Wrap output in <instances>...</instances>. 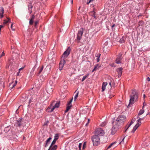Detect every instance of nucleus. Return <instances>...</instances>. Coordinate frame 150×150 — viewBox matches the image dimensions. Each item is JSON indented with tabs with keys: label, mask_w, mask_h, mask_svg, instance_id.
Returning a JSON list of instances; mask_svg holds the SVG:
<instances>
[{
	"label": "nucleus",
	"mask_w": 150,
	"mask_h": 150,
	"mask_svg": "<svg viewBox=\"0 0 150 150\" xmlns=\"http://www.w3.org/2000/svg\"><path fill=\"white\" fill-rule=\"evenodd\" d=\"M138 127L136 125L134 127V128L135 129H137L138 128Z\"/></svg>",
	"instance_id": "603ef678"
},
{
	"label": "nucleus",
	"mask_w": 150,
	"mask_h": 150,
	"mask_svg": "<svg viewBox=\"0 0 150 150\" xmlns=\"http://www.w3.org/2000/svg\"><path fill=\"white\" fill-rule=\"evenodd\" d=\"M23 68H20L19 69V71H20L21 70H22L23 69Z\"/></svg>",
	"instance_id": "052dcab7"
},
{
	"label": "nucleus",
	"mask_w": 150,
	"mask_h": 150,
	"mask_svg": "<svg viewBox=\"0 0 150 150\" xmlns=\"http://www.w3.org/2000/svg\"><path fill=\"white\" fill-rule=\"evenodd\" d=\"M97 69H96V67H95L94 69L93 70L92 72H93L94 71H96Z\"/></svg>",
	"instance_id": "8fccbe9b"
},
{
	"label": "nucleus",
	"mask_w": 150,
	"mask_h": 150,
	"mask_svg": "<svg viewBox=\"0 0 150 150\" xmlns=\"http://www.w3.org/2000/svg\"><path fill=\"white\" fill-rule=\"evenodd\" d=\"M88 74L87 75H86L85 76H84L82 78L81 81H83L87 78L88 77Z\"/></svg>",
	"instance_id": "393cba45"
},
{
	"label": "nucleus",
	"mask_w": 150,
	"mask_h": 150,
	"mask_svg": "<svg viewBox=\"0 0 150 150\" xmlns=\"http://www.w3.org/2000/svg\"><path fill=\"white\" fill-rule=\"evenodd\" d=\"M43 67L42 66L40 68L38 69L37 74L38 75H39L41 73L43 69Z\"/></svg>",
	"instance_id": "f3484780"
},
{
	"label": "nucleus",
	"mask_w": 150,
	"mask_h": 150,
	"mask_svg": "<svg viewBox=\"0 0 150 150\" xmlns=\"http://www.w3.org/2000/svg\"><path fill=\"white\" fill-rule=\"evenodd\" d=\"M100 55L101 54H97L96 57L97 58H96V61L97 62H98L100 61L99 57H100Z\"/></svg>",
	"instance_id": "5701e85b"
},
{
	"label": "nucleus",
	"mask_w": 150,
	"mask_h": 150,
	"mask_svg": "<svg viewBox=\"0 0 150 150\" xmlns=\"http://www.w3.org/2000/svg\"><path fill=\"white\" fill-rule=\"evenodd\" d=\"M17 81H15V83L17 84Z\"/></svg>",
	"instance_id": "e2e57ef3"
},
{
	"label": "nucleus",
	"mask_w": 150,
	"mask_h": 150,
	"mask_svg": "<svg viewBox=\"0 0 150 150\" xmlns=\"http://www.w3.org/2000/svg\"><path fill=\"white\" fill-rule=\"evenodd\" d=\"M137 118H139V119L138 120L140 121L141 120H143L144 119V118H140L139 117H137Z\"/></svg>",
	"instance_id": "37998d69"
},
{
	"label": "nucleus",
	"mask_w": 150,
	"mask_h": 150,
	"mask_svg": "<svg viewBox=\"0 0 150 150\" xmlns=\"http://www.w3.org/2000/svg\"><path fill=\"white\" fill-rule=\"evenodd\" d=\"M126 117L122 115H120L117 118L115 122H113V126L112 129V134H114L116 132L118 129L119 127L126 120Z\"/></svg>",
	"instance_id": "f257e3e1"
},
{
	"label": "nucleus",
	"mask_w": 150,
	"mask_h": 150,
	"mask_svg": "<svg viewBox=\"0 0 150 150\" xmlns=\"http://www.w3.org/2000/svg\"><path fill=\"white\" fill-rule=\"evenodd\" d=\"M4 13V9L3 7H0V17L2 18L3 17V13Z\"/></svg>",
	"instance_id": "f8f14e48"
},
{
	"label": "nucleus",
	"mask_w": 150,
	"mask_h": 150,
	"mask_svg": "<svg viewBox=\"0 0 150 150\" xmlns=\"http://www.w3.org/2000/svg\"><path fill=\"white\" fill-rule=\"evenodd\" d=\"M13 24H12L11 25V28L14 31L15 30V29H13Z\"/></svg>",
	"instance_id": "09e8293b"
},
{
	"label": "nucleus",
	"mask_w": 150,
	"mask_h": 150,
	"mask_svg": "<svg viewBox=\"0 0 150 150\" xmlns=\"http://www.w3.org/2000/svg\"><path fill=\"white\" fill-rule=\"evenodd\" d=\"M115 26V24H114L112 25V27H113L114 26Z\"/></svg>",
	"instance_id": "0e129e2a"
},
{
	"label": "nucleus",
	"mask_w": 150,
	"mask_h": 150,
	"mask_svg": "<svg viewBox=\"0 0 150 150\" xmlns=\"http://www.w3.org/2000/svg\"><path fill=\"white\" fill-rule=\"evenodd\" d=\"M116 142H115L113 143H112L108 147L107 150H108V149L110 148L113 145L115 144L116 143Z\"/></svg>",
	"instance_id": "a878e982"
},
{
	"label": "nucleus",
	"mask_w": 150,
	"mask_h": 150,
	"mask_svg": "<svg viewBox=\"0 0 150 150\" xmlns=\"http://www.w3.org/2000/svg\"><path fill=\"white\" fill-rule=\"evenodd\" d=\"M144 109L141 110L139 111V112L138 114V117H139V116L141 115L143 113H144Z\"/></svg>",
	"instance_id": "dca6fc26"
},
{
	"label": "nucleus",
	"mask_w": 150,
	"mask_h": 150,
	"mask_svg": "<svg viewBox=\"0 0 150 150\" xmlns=\"http://www.w3.org/2000/svg\"><path fill=\"white\" fill-rule=\"evenodd\" d=\"M141 124V122L140 121L137 120V123L136 124V125L138 127L139 126V125H140Z\"/></svg>",
	"instance_id": "2f4dec72"
},
{
	"label": "nucleus",
	"mask_w": 150,
	"mask_h": 150,
	"mask_svg": "<svg viewBox=\"0 0 150 150\" xmlns=\"http://www.w3.org/2000/svg\"><path fill=\"white\" fill-rule=\"evenodd\" d=\"M86 142H85L83 144V147H82V149H85V148L86 147Z\"/></svg>",
	"instance_id": "4c0bfd02"
},
{
	"label": "nucleus",
	"mask_w": 150,
	"mask_h": 150,
	"mask_svg": "<svg viewBox=\"0 0 150 150\" xmlns=\"http://www.w3.org/2000/svg\"><path fill=\"white\" fill-rule=\"evenodd\" d=\"M51 68V66L49 65H48L45 68V70L46 71H49Z\"/></svg>",
	"instance_id": "a211bd4d"
},
{
	"label": "nucleus",
	"mask_w": 150,
	"mask_h": 150,
	"mask_svg": "<svg viewBox=\"0 0 150 150\" xmlns=\"http://www.w3.org/2000/svg\"><path fill=\"white\" fill-rule=\"evenodd\" d=\"M141 124V122L140 121L137 120V123L136 124V125L138 127L139 126V125H140Z\"/></svg>",
	"instance_id": "7c9ffc66"
},
{
	"label": "nucleus",
	"mask_w": 150,
	"mask_h": 150,
	"mask_svg": "<svg viewBox=\"0 0 150 150\" xmlns=\"http://www.w3.org/2000/svg\"><path fill=\"white\" fill-rule=\"evenodd\" d=\"M147 80L148 81H150V79L149 77H148L147 79Z\"/></svg>",
	"instance_id": "5fc2aeb1"
},
{
	"label": "nucleus",
	"mask_w": 150,
	"mask_h": 150,
	"mask_svg": "<svg viewBox=\"0 0 150 150\" xmlns=\"http://www.w3.org/2000/svg\"><path fill=\"white\" fill-rule=\"evenodd\" d=\"M146 105V104L144 102L143 103V105L142 107L143 109H144V106H145Z\"/></svg>",
	"instance_id": "3c124183"
},
{
	"label": "nucleus",
	"mask_w": 150,
	"mask_h": 150,
	"mask_svg": "<svg viewBox=\"0 0 150 150\" xmlns=\"http://www.w3.org/2000/svg\"><path fill=\"white\" fill-rule=\"evenodd\" d=\"M135 118H133L131 121V122L130 124L127 127V126L126 127V129L125 130V131H126L129 128V127L134 123V122L135 121Z\"/></svg>",
	"instance_id": "4468645a"
},
{
	"label": "nucleus",
	"mask_w": 150,
	"mask_h": 150,
	"mask_svg": "<svg viewBox=\"0 0 150 150\" xmlns=\"http://www.w3.org/2000/svg\"><path fill=\"white\" fill-rule=\"evenodd\" d=\"M65 63V61L64 59L62 60L59 63V69L60 71L63 68L64 65Z\"/></svg>",
	"instance_id": "9d476101"
},
{
	"label": "nucleus",
	"mask_w": 150,
	"mask_h": 150,
	"mask_svg": "<svg viewBox=\"0 0 150 150\" xmlns=\"http://www.w3.org/2000/svg\"><path fill=\"white\" fill-rule=\"evenodd\" d=\"M30 11V13H31L32 12V11L31 9H30V10H29Z\"/></svg>",
	"instance_id": "bf43d9fd"
},
{
	"label": "nucleus",
	"mask_w": 150,
	"mask_h": 150,
	"mask_svg": "<svg viewBox=\"0 0 150 150\" xmlns=\"http://www.w3.org/2000/svg\"><path fill=\"white\" fill-rule=\"evenodd\" d=\"M125 137L123 138V139H122V140L121 141V142L120 143V144H124V139H125Z\"/></svg>",
	"instance_id": "79ce46f5"
},
{
	"label": "nucleus",
	"mask_w": 150,
	"mask_h": 150,
	"mask_svg": "<svg viewBox=\"0 0 150 150\" xmlns=\"http://www.w3.org/2000/svg\"><path fill=\"white\" fill-rule=\"evenodd\" d=\"M83 31L84 29L83 28H81L79 30L77 36V39L78 40V43L79 42V40L81 38V37L83 34Z\"/></svg>",
	"instance_id": "423d86ee"
},
{
	"label": "nucleus",
	"mask_w": 150,
	"mask_h": 150,
	"mask_svg": "<svg viewBox=\"0 0 150 150\" xmlns=\"http://www.w3.org/2000/svg\"><path fill=\"white\" fill-rule=\"evenodd\" d=\"M59 135L58 134H55V136L54 137V139L57 140L59 138Z\"/></svg>",
	"instance_id": "473e14b6"
},
{
	"label": "nucleus",
	"mask_w": 150,
	"mask_h": 150,
	"mask_svg": "<svg viewBox=\"0 0 150 150\" xmlns=\"http://www.w3.org/2000/svg\"><path fill=\"white\" fill-rule=\"evenodd\" d=\"M93 0H89L88 2H87L88 4H89V3H90L91 2L93 1Z\"/></svg>",
	"instance_id": "864d4df0"
},
{
	"label": "nucleus",
	"mask_w": 150,
	"mask_h": 150,
	"mask_svg": "<svg viewBox=\"0 0 150 150\" xmlns=\"http://www.w3.org/2000/svg\"><path fill=\"white\" fill-rule=\"evenodd\" d=\"M28 9L29 10H30V9H31L32 8H33V6L31 4H30L28 5Z\"/></svg>",
	"instance_id": "72a5a7b5"
},
{
	"label": "nucleus",
	"mask_w": 150,
	"mask_h": 150,
	"mask_svg": "<svg viewBox=\"0 0 150 150\" xmlns=\"http://www.w3.org/2000/svg\"><path fill=\"white\" fill-rule=\"evenodd\" d=\"M95 135H97L98 137L103 136L105 134V132L102 129L98 128L97 129L95 132Z\"/></svg>",
	"instance_id": "39448f33"
},
{
	"label": "nucleus",
	"mask_w": 150,
	"mask_h": 150,
	"mask_svg": "<svg viewBox=\"0 0 150 150\" xmlns=\"http://www.w3.org/2000/svg\"><path fill=\"white\" fill-rule=\"evenodd\" d=\"M23 121L22 119H19L17 120L15 123L14 125L16 127H20L23 125Z\"/></svg>",
	"instance_id": "0eeeda50"
},
{
	"label": "nucleus",
	"mask_w": 150,
	"mask_h": 150,
	"mask_svg": "<svg viewBox=\"0 0 150 150\" xmlns=\"http://www.w3.org/2000/svg\"><path fill=\"white\" fill-rule=\"evenodd\" d=\"M91 13L92 14V15L93 17L95 18H96V16L95 15V12L94 11H92Z\"/></svg>",
	"instance_id": "cd10ccee"
},
{
	"label": "nucleus",
	"mask_w": 150,
	"mask_h": 150,
	"mask_svg": "<svg viewBox=\"0 0 150 150\" xmlns=\"http://www.w3.org/2000/svg\"><path fill=\"white\" fill-rule=\"evenodd\" d=\"M72 106V105H67V107L65 111V112H67L70 109L71 107Z\"/></svg>",
	"instance_id": "aec40b11"
},
{
	"label": "nucleus",
	"mask_w": 150,
	"mask_h": 150,
	"mask_svg": "<svg viewBox=\"0 0 150 150\" xmlns=\"http://www.w3.org/2000/svg\"><path fill=\"white\" fill-rule=\"evenodd\" d=\"M51 148H49L48 149V150H50V149Z\"/></svg>",
	"instance_id": "338daca9"
},
{
	"label": "nucleus",
	"mask_w": 150,
	"mask_h": 150,
	"mask_svg": "<svg viewBox=\"0 0 150 150\" xmlns=\"http://www.w3.org/2000/svg\"><path fill=\"white\" fill-rule=\"evenodd\" d=\"M109 85H110V87H111V83L110 82L109 83Z\"/></svg>",
	"instance_id": "680f3d73"
},
{
	"label": "nucleus",
	"mask_w": 150,
	"mask_h": 150,
	"mask_svg": "<svg viewBox=\"0 0 150 150\" xmlns=\"http://www.w3.org/2000/svg\"><path fill=\"white\" fill-rule=\"evenodd\" d=\"M105 125H106V123H103V124H102L101 126H105Z\"/></svg>",
	"instance_id": "6e6d98bb"
},
{
	"label": "nucleus",
	"mask_w": 150,
	"mask_h": 150,
	"mask_svg": "<svg viewBox=\"0 0 150 150\" xmlns=\"http://www.w3.org/2000/svg\"><path fill=\"white\" fill-rule=\"evenodd\" d=\"M90 122V120L89 119H88V122H87L86 123V126H88V123H89Z\"/></svg>",
	"instance_id": "c03bdc74"
},
{
	"label": "nucleus",
	"mask_w": 150,
	"mask_h": 150,
	"mask_svg": "<svg viewBox=\"0 0 150 150\" xmlns=\"http://www.w3.org/2000/svg\"><path fill=\"white\" fill-rule=\"evenodd\" d=\"M16 84H16V83H15L13 84V87H12V88H13V87H14L15 86H16Z\"/></svg>",
	"instance_id": "4d7b16f0"
},
{
	"label": "nucleus",
	"mask_w": 150,
	"mask_h": 150,
	"mask_svg": "<svg viewBox=\"0 0 150 150\" xmlns=\"http://www.w3.org/2000/svg\"><path fill=\"white\" fill-rule=\"evenodd\" d=\"M122 54L120 53L119 54L118 57L115 60V62L117 64H119L121 63V60L122 59Z\"/></svg>",
	"instance_id": "1a4fd4ad"
},
{
	"label": "nucleus",
	"mask_w": 150,
	"mask_h": 150,
	"mask_svg": "<svg viewBox=\"0 0 150 150\" xmlns=\"http://www.w3.org/2000/svg\"><path fill=\"white\" fill-rule=\"evenodd\" d=\"M33 20H31L30 19L29 21V24L30 25H32L33 23Z\"/></svg>",
	"instance_id": "e433bc0d"
},
{
	"label": "nucleus",
	"mask_w": 150,
	"mask_h": 150,
	"mask_svg": "<svg viewBox=\"0 0 150 150\" xmlns=\"http://www.w3.org/2000/svg\"><path fill=\"white\" fill-rule=\"evenodd\" d=\"M136 130V129H135L133 127V128L132 131V132L133 133H134L135 131Z\"/></svg>",
	"instance_id": "de8ad7c7"
},
{
	"label": "nucleus",
	"mask_w": 150,
	"mask_h": 150,
	"mask_svg": "<svg viewBox=\"0 0 150 150\" xmlns=\"http://www.w3.org/2000/svg\"><path fill=\"white\" fill-rule=\"evenodd\" d=\"M72 4L73 3V0H71Z\"/></svg>",
	"instance_id": "69168bd1"
},
{
	"label": "nucleus",
	"mask_w": 150,
	"mask_h": 150,
	"mask_svg": "<svg viewBox=\"0 0 150 150\" xmlns=\"http://www.w3.org/2000/svg\"><path fill=\"white\" fill-rule=\"evenodd\" d=\"M42 44L41 45H40V46H41V47H43V48H45V47H46V45H44V42L43 41V42H42Z\"/></svg>",
	"instance_id": "f704fd0d"
},
{
	"label": "nucleus",
	"mask_w": 150,
	"mask_h": 150,
	"mask_svg": "<svg viewBox=\"0 0 150 150\" xmlns=\"http://www.w3.org/2000/svg\"><path fill=\"white\" fill-rule=\"evenodd\" d=\"M57 147L56 145H55L51 149V150H56Z\"/></svg>",
	"instance_id": "c756f323"
},
{
	"label": "nucleus",
	"mask_w": 150,
	"mask_h": 150,
	"mask_svg": "<svg viewBox=\"0 0 150 150\" xmlns=\"http://www.w3.org/2000/svg\"><path fill=\"white\" fill-rule=\"evenodd\" d=\"M38 21H36L35 22V27H36V26L38 24Z\"/></svg>",
	"instance_id": "49530a36"
},
{
	"label": "nucleus",
	"mask_w": 150,
	"mask_h": 150,
	"mask_svg": "<svg viewBox=\"0 0 150 150\" xmlns=\"http://www.w3.org/2000/svg\"><path fill=\"white\" fill-rule=\"evenodd\" d=\"M119 42L121 43H122L125 42V40L124 38L122 37L119 41Z\"/></svg>",
	"instance_id": "bb28decb"
},
{
	"label": "nucleus",
	"mask_w": 150,
	"mask_h": 150,
	"mask_svg": "<svg viewBox=\"0 0 150 150\" xmlns=\"http://www.w3.org/2000/svg\"><path fill=\"white\" fill-rule=\"evenodd\" d=\"M82 146V143H80L79 144V147L80 150H81V148Z\"/></svg>",
	"instance_id": "a19ab883"
},
{
	"label": "nucleus",
	"mask_w": 150,
	"mask_h": 150,
	"mask_svg": "<svg viewBox=\"0 0 150 150\" xmlns=\"http://www.w3.org/2000/svg\"><path fill=\"white\" fill-rule=\"evenodd\" d=\"M54 102L53 103H52L51 104L50 106L49 107L47 108V111L51 112L54 110L55 108H57L59 107L60 104V103L59 102H57V103H56L53 106L54 104Z\"/></svg>",
	"instance_id": "7ed1b4c3"
},
{
	"label": "nucleus",
	"mask_w": 150,
	"mask_h": 150,
	"mask_svg": "<svg viewBox=\"0 0 150 150\" xmlns=\"http://www.w3.org/2000/svg\"><path fill=\"white\" fill-rule=\"evenodd\" d=\"M76 92V95H75V96H74V99L75 101L76 100L77 98V97L78 96L79 93V91H77V90H76L75 93Z\"/></svg>",
	"instance_id": "4be33fe9"
},
{
	"label": "nucleus",
	"mask_w": 150,
	"mask_h": 150,
	"mask_svg": "<svg viewBox=\"0 0 150 150\" xmlns=\"http://www.w3.org/2000/svg\"><path fill=\"white\" fill-rule=\"evenodd\" d=\"M71 51V49L69 47H68L67 50L64 52L63 54L62 58H63V59L66 58L69 55Z\"/></svg>",
	"instance_id": "6e6552de"
},
{
	"label": "nucleus",
	"mask_w": 150,
	"mask_h": 150,
	"mask_svg": "<svg viewBox=\"0 0 150 150\" xmlns=\"http://www.w3.org/2000/svg\"><path fill=\"white\" fill-rule=\"evenodd\" d=\"M7 20H4V22L3 23L4 24H6L8 22H9L10 23H11V22H10V20L9 18H7Z\"/></svg>",
	"instance_id": "412c9836"
},
{
	"label": "nucleus",
	"mask_w": 150,
	"mask_h": 150,
	"mask_svg": "<svg viewBox=\"0 0 150 150\" xmlns=\"http://www.w3.org/2000/svg\"><path fill=\"white\" fill-rule=\"evenodd\" d=\"M57 140H56V139H54L53 140V141L52 142V143H51V145L50 146V148H51V147H52V146L54 144H55V142H56Z\"/></svg>",
	"instance_id": "b1692460"
},
{
	"label": "nucleus",
	"mask_w": 150,
	"mask_h": 150,
	"mask_svg": "<svg viewBox=\"0 0 150 150\" xmlns=\"http://www.w3.org/2000/svg\"><path fill=\"white\" fill-rule=\"evenodd\" d=\"M73 100V98L68 102L67 105H72L71 103Z\"/></svg>",
	"instance_id": "c85d7f7f"
},
{
	"label": "nucleus",
	"mask_w": 150,
	"mask_h": 150,
	"mask_svg": "<svg viewBox=\"0 0 150 150\" xmlns=\"http://www.w3.org/2000/svg\"><path fill=\"white\" fill-rule=\"evenodd\" d=\"M130 99L129 100V105H132L134 103L135 100H136L138 98V94L135 90L132 91V94L130 96Z\"/></svg>",
	"instance_id": "f03ea898"
},
{
	"label": "nucleus",
	"mask_w": 150,
	"mask_h": 150,
	"mask_svg": "<svg viewBox=\"0 0 150 150\" xmlns=\"http://www.w3.org/2000/svg\"><path fill=\"white\" fill-rule=\"evenodd\" d=\"M100 67V65L99 64H97L95 66V67H96V69H98V68Z\"/></svg>",
	"instance_id": "c9c22d12"
},
{
	"label": "nucleus",
	"mask_w": 150,
	"mask_h": 150,
	"mask_svg": "<svg viewBox=\"0 0 150 150\" xmlns=\"http://www.w3.org/2000/svg\"><path fill=\"white\" fill-rule=\"evenodd\" d=\"M107 84V83L106 82H103V83L102 86V91H103L105 90L106 86Z\"/></svg>",
	"instance_id": "2eb2a0df"
},
{
	"label": "nucleus",
	"mask_w": 150,
	"mask_h": 150,
	"mask_svg": "<svg viewBox=\"0 0 150 150\" xmlns=\"http://www.w3.org/2000/svg\"><path fill=\"white\" fill-rule=\"evenodd\" d=\"M3 27L4 26L2 25H0V28H1Z\"/></svg>",
	"instance_id": "13d9d810"
},
{
	"label": "nucleus",
	"mask_w": 150,
	"mask_h": 150,
	"mask_svg": "<svg viewBox=\"0 0 150 150\" xmlns=\"http://www.w3.org/2000/svg\"><path fill=\"white\" fill-rule=\"evenodd\" d=\"M92 140L93 145L95 146L98 145L100 144V138L97 135H96L92 136Z\"/></svg>",
	"instance_id": "20e7f679"
},
{
	"label": "nucleus",
	"mask_w": 150,
	"mask_h": 150,
	"mask_svg": "<svg viewBox=\"0 0 150 150\" xmlns=\"http://www.w3.org/2000/svg\"><path fill=\"white\" fill-rule=\"evenodd\" d=\"M52 139L51 137H49L46 141L50 143V141Z\"/></svg>",
	"instance_id": "58836bf2"
},
{
	"label": "nucleus",
	"mask_w": 150,
	"mask_h": 150,
	"mask_svg": "<svg viewBox=\"0 0 150 150\" xmlns=\"http://www.w3.org/2000/svg\"><path fill=\"white\" fill-rule=\"evenodd\" d=\"M145 94H144V98L145 97Z\"/></svg>",
	"instance_id": "774afa93"
},
{
	"label": "nucleus",
	"mask_w": 150,
	"mask_h": 150,
	"mask_svg": "<svg viewBox=\"0 0 150 150\" xmlns=\"http://www.w3.org/2000/svg\"><path fill=\"white\" fill-rule=\"evenodd\" d=\"M123 68L122 67L116 69V71L118 74V77H120L122 74Z\"/></svg>",
	"instance_id": "9b49d317"
},
{
	"label": "nucleus",
	"mask_w": 150,
	"mask_h": 150,
	"mask_svg": "<svg viewBox=\"0 0 150 150\" xmlns=\"http://www.w3.org/2000/svg\"><path fill=\"white\" fill-rule=\"evenodd\" d=\"M35 18V16L34 15H33L32 16V17H31V19H30V20H33Z\"/></svg>",
	"instance_id": "a18cd8bd"
},
{
	"label": "nucleus",
	"mask_w": 150,
	"mask_h": 150,
	"mask_svg": "<svg viewBox=\"0 0 150 150\" xmlns=\"http://www.w3.org/2000/svg\"><path fill=\"white\" fill-rule=\"evenodd\" d=\"M11 128V126H7L6 127H5L4 129V131L6 132H8Z\"/></svg>",
	"instance_id": "6ab92c4d"
},
{
	"label": "nucleus",
	"mask_w": 150,
	"mask_h": 150,
	"mask_svg": "<svg viewBox=\"0 0 150 150\" xmlns=\"http://www.w3.org/2000/svg\"><path fill=\"white\" fill-rule=\"evenodd\" d=\"M46 91L47 93L50 94L53 91L52 88L50 86L47 87L46 88Z\"/></svg>",
	"instance_id": "ddd939ff"
},
{
	"label": "nucleus",
	"mask_w": 150,
	"mask_h": 150,
	"mask_svg": "<svg viewBox=\"0 0 150 150\" xmlns=\"http://www.w3.org/2000/svg\"><path fill=\"white\" fill-rule=\"evenodd\" d=\"M49 143H48V142H47L46 141V143L45 145V147H47L48 146V145L49 144Z\"/></svg>",
	"instance_id": "ea45409f"
}]
</instances>
